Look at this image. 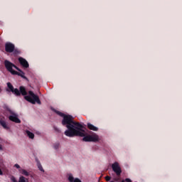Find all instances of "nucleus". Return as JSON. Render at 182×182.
<instances>
[{
    "mask_svg": "<svg viewBox=\"0 0 182 182\" xmlns=\"http://www.w3.org/2000/svg\"><path fill=\"white\" fill-rule=\"evenodd\" d=\"M55 113L63 117L62 124L65 127H67V130L65 131L64 134L67 137H73L74 136H83L82 133H80V127L82 124L76 122L72 115L65 114L59 111H55Z\"/></svg>",
    "mask_w": 182,
    "mask_h": 182,
    "instance_id": "f257e3e1",
    "label": "nucleus"
},
{
    "mask_svg": "<svg viewBox=\"0 0 182 182\" xmlns=\"http://www.w3.org/2000/svg\"><path fill=\"white\" fill-rule=\"evenodd\" d=\"M18 91L20 92V96L22 95V96H25L24 99L25 100H27V102H29V103H31L32 105H35V103H38V105H41V100L39 99V97L33 92L32 91H28V92H26V88L23 86H20Z\"/></svg>",
    "mask_w": 182,
    "mask_h": 182,
    "instance_id": "f03ea898",
    "label": "nucleus"
},
{
    "mask_svg": "<svg viewBox=\"0 0 182 182\" xmlns=\"http://www.w3.org/2000/svg\"><path fill=\"white\" fill-rule=\"evenodd\" d=\"M86 128L83 127V125L81 124V127L80 129V133H82L83 135H74L73 137L79 136V137H83L82 141H99V136L96 134L95 133H93L92 135L87 134V132H86Z\"/></svg>",
    "mask_w": 182,
    "mask_h": 182,
    "instance_id": "7ed1b4c3",
    "label": "nucleus"
},
{
    "mask_svg": "<svg viewBox=\"0 0 182 182\" xmlns=\"http://www.w3.org/2000/svg\"><path fill=\"white\" fill-rule=\"evenodd\" d=\"M4 66L6 70H8V72H10L11 75H14L15 73L14 72H16V70H14L13 68H14V69L16 70H19V68H18V66L15 65V64L12 63L8 60H4Z\"/></svg>",
    "mask_w": 182,
    "mask_h": 182,
    "instance_id": "20e7f679",
    "label": "nucleus"
},
{
    "mask_svg": "<svg viewBox=\"0 0 182 182\" xmlns=\"http://www.w3.org/2000/svg\"><path fill=\"white\" fill-rule=\"evenodd\" d=\"M112 168L114 173L117 174V176H120V174H122V168H120L119 163L114 162V164H112Z\"/></svg>",
    "mask_w": 182,
    "mask_h": 182,
    "instance_id": "39448f33",
    "label": "nucleus"
},
{
    "mask_svg": "<svg viewBox=\"0 0 182 182\" xmlns=\"http://www.w3.org/2000/svg\"><path fill=\"white\" fill-rule=\"evenodd\" d=\"M7 87L9 89L10 92H12L16 96H21V92L18 88H14V85L11 82L7 83Z\"/></svg>",
    "mask_w": 182,
    "mask_h": 182,
    "instance_id": "423d86ee",
    "label": "nucleus"
},
{
    "mask_svg": "<svg viewBox=\"0 0 182 182\" xmlns=\"http://www.w3.org/2000/svg\"><path fill=\"white\" fill-rule=\"evenodd\" d=\"M5 50L7 53H12L15 50V45L12 43H6Z\"/></svg>",
    "mask_w": 182,
    "mask_h": 182,
    "instance_id": "0eeeda50",
    "label": "nucleus"
},
{
    "mask_svg": "<svg viewBox=\"0 0 182 182\" xmlns=\"http://www.w3.org/2000/svg\"><path fill=\"white\" fill-rule=\"evenodd\" d=\"M18 62H19L20 65H21L24 68V69H28V68H29V63H28L26 59H25L22 57H19Z\"/></svg>",
    "mask_w": 182,
    "mask_h": 182,
    "instance_id": "6e6552de",
    "label": "nucleus"
},
{
    "mask_svg": "<svg viewBox=\"0 0 182 182\" xmlns=\"http://www.w3.org/2000/svg\"><path fill=\"white\" fill-rule=\"evenodd\" d=\"M17 70L18 71L14 72V74H13V75H16L17 76H20L25 80H28V77H26V76H25V73L23 71H22V70L18 68V70Z\"/></svg>",
    "mask_w": 182,
    "mask_h": 182,
    "instance_id": "1a4fd4ad",
    "label": "nucleus"
},
{
    "mask_svg": "<svg viewBox=\"0 0 182 182\" xmlns=\"http://www.w3.org/2000/svg\"><path fill=\"white\" fill-rule=\"evenodd\" d=\"M9 119L11 120V122H14V123H21V119H19V118H18V115L15 114L10 115Z\"/></svg>",
    "mask_w": 182,
    "mask_h": 182,
    "instance_id": "9d476101",
    "label": "nucleus"
},
{
    "mask_svg": "<svg viewBox=\"0 0 182 182\" xmlns=\"http://www.w3.org/2000/svg\"><path fill=\"white\" fill-rule=\"evenodd\" d=\"M87 126L90 130H92L93 132H97V130H99V128H97V127H95L93 124L90 123H87Z\"/></svg>",
    "mask_w": 182,
    "mask_h": 182,
    "instance_id": "9b49d317",
    "label": "nucleus"
},
{
    "mask_svg": "<svg viewBox=\"0 0 182 182\" xmlns=\"http://www.w3.org/2000/svg\"><path fill=\"white\" fill-rule=\"evenodd\" d=\"M0 124L4 129H5V130H9V127L8 126V124H6V122H5L4 120L1 119Z\"/></svg>",
    "mask_w": 182,
    "mask_h": 182,
    "instance_id": "f8f14e48",
    "label": "nucleus"
},
{
    "mask_svg": "<svg viewBox=\"0 0 182 182\" xmlns=\"http://www.w3.org/2000/svg\"><path fill=\"white\" fill-rule=\"evenodd\" d=\"M26 134H27L28 137H29V139H35V134L32 132H31L29 130H26Z\"/></svg>",
    "mask_w": 182,
    "mask_h": 182,
    "instance_id": "ddd939ff",
    "label": "nucleus"
},
{
    "mask_svg": "<svg viewBox=\"0 0 182 182\" xmlns=\"http://www.w3.org/2000/svg\"><path fill=\"white\" fill-rule=\"evenodd\" d=\"M18 171L23 174V176H26V177H28L29 172H27L26 170L20 168L18 169Z\"/></svg>",
    "mask_w": 182,
    "mask_h": 182,
    "instance_id": "4468645a",
    "label": "nucleus"
},
{
    "mask_svg": "<svg viewBox=\"0 0 182 182\" xmlns=\"http://www.w3.org/2000/svg\"><path fill=\"white\" fill-rule=\"evenodd\" d=\"M37 166H38V168L40 170V171H43V173H45V170H43V167H42L41 162H38Z\"/></svg>",
    "mask_w": 182,
    "mask_h": 182,
    "instance_id": "2eb2a0df",
    "label": "nucleus"
},
{
    "mask_svg": "<svg viewBox=\"0 0 182 182\" xmlns=\"http://www.w3.org/2000/svg\"><path fill=\"white\" fill-rule=\"evenodd\" d=\"M68 181L69 182L75 181V178L73 177V175H72V174L68 175Z\"/></svg>",
    "mask_w": 182,
    "mask_h": 182,
    "instance_id": "dca6fc26",
    "label": "nucleus"
},
{
    "mask_svg": "<svg viewBox=\"0 0 182 182\" xmlns=\"http://www.w3.org/2000/svg\"><path fill=\"white\" fill-rule=\"evenodd\" d=\"M60 146V144H59V143H55V144H54V146H53V148L55 149V150H58V149H59Z\"/></svg>",
    "mask_w": 182,
    "mask_h": 182,
    "instance_id": "f3484780",
    "label": "nucleus"
},
{
    "mask_svg": "<svg viewBox=\"0 0 182 182\" xmlns=\"http://www.w3.org/2000/svg\"><path fill=\"white\" fill-rule=\"evenodd\" d=\"M53 129L55 130V132H56L57 133H60V129H59V128H58V127H53Z\"/></svg>",
    "mask_w": 182,
    "mask_h": 182,
    "instance_id": "a211bd4d",
    "label": "nucleus"
},
{
    "mask_svg": "<svg viewBox=\"0 0 182 182\" xmlns=\"http://www.w3.org/2000/svg\"><path fill=\"white\" fill-rule=\"evenodd\" d=\"M13 52H14V53L15 55H18V53H21V52L19 51V50L15 49V48H14V50Z\"/></svg>",
    "mask_w": 182,
    "mask_h": 182,
    "instance_id": "6ab92c4d",
    "label": "nucleus"
},
{
    "mask_svg": "<svg viewBox=\"0 0 182 182\" xmlns=\"http://www.w3.org/2000/svg\"><path fill=\"white\" fill-rule=\"evenodd\" d=\"M11 181H13V182H18V181L16 180V178H15V176H12L11 177Z\"/></svg>",
    "mask_w": 182,
    "mask_h": 182,
    "instance_id": "aec40b11",
    "label": "nucleus"
},
{
    "mask_svg": "<svg viewBox=\"0 0 182 182\" xmlns=\"http://www.w3.org/2000/svg\"><path fill=\"white\" fill-rule=\"evenodd\" d=\"M111 178H112L110 176H105L106 181H110Z\"/></svg>",
    "mask_w": 182,
    "mask_h": 182,
    "instance_id": "412c9836",
    "label": "nucleus"
},
{
    "mask_svg": "<svg viewBox=\"0 0 182 182\" xmlns=\"http://www.w3.org/2000/svg\"><path fill=\"white\" fill-rule=\"evenodd\" d=\"M14 167H16V168H18L19 170H21V166H19V164H16L14 165Z\"/></svg>",
    "mask_w": 182,
    "mask_h": 182,
    "instance_id": "4be33fe9",
    "label": "nucleus"
},
{
    "mask_svg": "<svg viewBox=\"0 0 182 182\" xmlns=\"http://www.w3.org/2000/svg\"><path fill=\"white\" fill-rule=\"evenodd\" d=\"M74 182H82V181L80 179H79L78 178H75Z\"/></svg>",
    "mask_w": 182,
    "mask_h": 182,
    "instance_id": "5701e85b",
    "label": "nucleus"
},
{
    "mask_svg": "<svg viewBox=\"0 0 182 182\" xmlns=\"http://www.w3.org/2000/svg\"><path fill=\"white\" fill-rule=\"evenodd\" d=\"M125 181L126 182H132V180L130 178H126Z\"/></svg>",
    "mask_w": 182,
    "mask_h": 182,
    "instance_id": "b1692460",
    "label": "nucleus"
},
{
    "mask_svg": "<svg viewBox=\"0 0 182 182\" xmlns=\"http://www.w3.org/2000/svg\"><path fill=\"white\" fill-rule=\"evenodd\" d=\"M0 150H3L2 145H0Z\"/></svg>",
    "mask_w": 182,
    "mask_h": 182,
    "instance_id": "393cba45",
    "label": "nucleus"
},
{
    "mask_svg": "<svg viewBox=\"0 0 182 182\" xmlns=\"http://www.w3.org/2000/svg\"><path fill=\"white\" fill-rule=\"evenodd\" d=\"M0 92H2V89L1 88V87H0Z\"/></svg>",
    "mask_w": 182,
    "mask_h": 182,
    "instance_id": "a878e982",
    "label": "nucleus"
},
{
    "mask_svg": "<svg viewBox=\"0 0 182 182\" xmlns=\"http://www.w3.org/2000/svg\"><path fill=\"white\" fill-rule=\"evenodd\" d=\"M122 182H124V181H122Z\"/></svg>",
    "mask_w": 182,
    "mask_h": 182,
    "instance_id": "bb28decb",
    "label": "nucleus"
}]
</instances>
